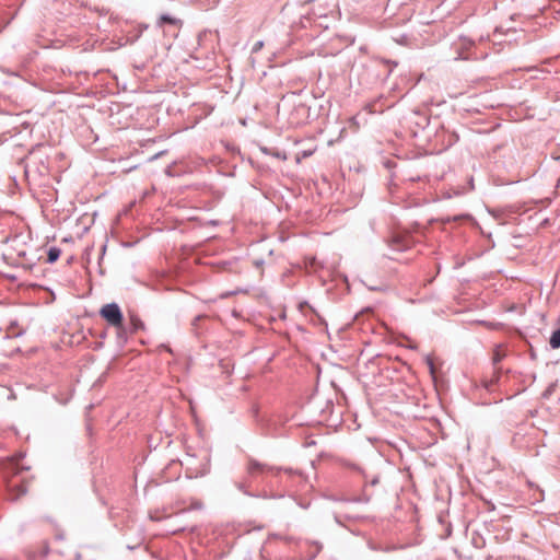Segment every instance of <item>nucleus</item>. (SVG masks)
Returning a JSON list of instances; mask_svg holds the SVG:
<instances>
[{"mask_svg": "<svg viewBox=\"0 0 560 560\" xmlns=\"http://www.w3.org/2000/svg\"><path fill=\"white\" fill-rule=\"evenodd\" d=\"M77 547L62 537L55 539L47 560H80Z\"/></svg>", "mask_w": 560, "mask_h": 560, "instance_id": "obj_1", "label": "nucleus"}, {"mask_svg": "<svg viewBox=\"0 0 560 560\" xmlns=\"http://www.w3.org/2000/svg\"><path fill=\"white\" fill-rule=\"evenodd\" d=\"M100 315L109 326L114 327L118 331L122 330L124 316L118 304L108 303L103 305L100 310Z\"/></svg>", "mask_w": 560, "mask_h": 560, "instance_id": "obj_2", "label": "nucleus"}, {"mask_svg": "<svg viewBox=\"0 0 560 560\" xmlns=\"http://www.w3.org/2000/svg\"><path fill=\"white\" fill-rule=\"evenodd\" d=\"M12 475L7 479V488L11 498L16 500L27 492L28 482L21 476V471L15 467V465L12 466Z\"/></svg>", "mask_w": 560, "mask_h": 560, "instance_id": "obj_3", "label": "nucleus"}, {"mask_svg": "<svg viewBox=\"0 0 560 560\" xmlns=\"http://www.w3.org/2000/svg\"><path fill=\"white\" fill-rule=\"evenodd\" d=\"M5 243L8 249L4 255L8 259L16 261L19 258H23L26 255L24 249L25 244L18 236L8 240Z\"/></svg>", "mask_w": 560, "mask_h": 560, "instance_id": "obj_4", "label": "nucleus"}, {"mask_svg": "<svg viewBox=\"0 0 560 560\" xmlns=\"http://www.w3.org/2000/svg\"><path fill=\"white\" fill-rule=\"evenodd\" d=\"M247 470L250 475H259L269 471V468L255 459H249L247 463Z\"/></svg>", "mask_w": 560, "mask_h": 560, "instance_id": "obj_5", "label": "nucleus"}, {"mask_svg": "<svg viewBox=\"0 0 560 560\" xmlns=\"http://www.w3.org/2000/svg\"><path fill=\"white\" fill-rule=\"evenodd\" d=\"M506 355V349L504 345H498L495 346L493 350V357L492 360L494 363L500 362L504 357Z\"/></svg>", "mask_w": 560, "mask_h": 560, "instance_id": "obj_6", "label": "nucleus"}, {"mask_svg": "<svg viewBox=\"0 0 560 560\" xmlns=\"http://www.w3.org/2000/svg\"><path fill=\"white\" fill-rule=\"evenodd\" d=\"M164 23L176 25V26L182 25L180 20L173 18L171 15H167V14H163L159 19V22H158L159 26H162Z\"/></svg>", "mask_w": 560, "mask_h": 560, "instance_id": "obj_7", "label": "nucleus"}, {"mask_svg": "<svg viewBox=\"0 0 560 560\" xmlns=\"http://www.w3.org/2000/svg\"><path fill=\"white\" fill-rule=\"evenodd\" d=\"M129 319H130V324L132 326L133 331L144 329L143 322L137 315L130 314Z\"/></svg>", "mask_w": 560, "mask_h": 560, "instance_id": "obj_8", "label": "nucleus"}, {"mask_svg": "<svg viewBox=\"0 0 560 560\" xmlns=\"http://www.w3.org/2000/svg\"><path fill=\"white\" fill-rule=\"evenodd\" d=\"M550 347L552 349L560 348V328L556 329L549 340Z\"/></svg>", "mask_w": 560, "mask_h": 560, "instance_id": "obj_9", "label": "nucleus"}, {"mask_svg": "<svg viewBox=\"0 0 560 560\" xmlns=\"http://www.w3.org/2000/svg\"><path fill=\"white\" fill-rule=\"evenodd\" d=\"M61 250L57 247H51L48 250L47 261L55 262L60 257Z\"/></svg>", "mask_w": 560, "mask_h": 560, "instance_id": "obj_10", "label": "nucleus"}, {"mask_svg": "<svg viewBox=\"0 0 560 560\" xmlns=\"http://www.w3.org/2000/svg\"><path fill=\"white\" fill-rule=\"evenodd\" d=\"M312 154H313V151H312V150H310V151H303V152L301 153V156H302L303 159H305V158L311 156Z\"/></svg>", "mask_w": 560, "mask_h": 560, "instance_id": "obj_11", "label": "nucleus"}, {"mask_svg": "<svg viewBox=\"0 0 560 560\" xmlns=\"http://www.w3.org/2000/svg\"><path fill=\"white\" fill-rule=\"evenodd\" d=\"M262 45H264V44H262V42H258V43H256V44H255V46H254V48H253V50H254V51H258V50L262 47Z\"/></svg>", "mask_w": 560, "mask_h": 560, "instance_id": "obj_12", "label": "nucleus"}]
</instances>
